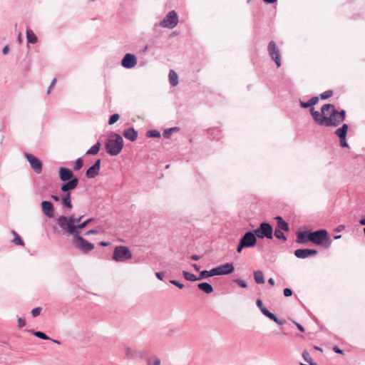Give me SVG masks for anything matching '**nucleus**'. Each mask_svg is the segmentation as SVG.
Listing matches in <instances>:
<instances>
[{
    "label": "nucleus",
    "mask_w": 365,
    "mask_h": 365,
    "mask_svg": "<svg viewBox=\"0 0 365 365\" xmlns=\"http://www.w3.org/2000/svg\"><path fill=\"white\" fill-rule=\"evenodd\" d=\"M170 282L175 286H177L179 289H182V282H180L175 279H172Z\"/></svg>",
    "instance_id": "nucleus-50"
},
{
    "label": "nucleus",
    "mask_w": 365,
    "mask_h": 365,
    "mask_svg": "<svg viewBox=\"0 0 365 365\" xmlns=\"http://www.w3.org/2000/svg\"><path fill=\"white\" fill-rule=\"evenodd\" d=\"M99 231L96 230V229H93V230H90L88 231H87L86 233H85V235H96V234H98Z\"/></svg>",
    "instance_id": "nucleus-54"
},
{
    "label": "nucleus",
    "mask_w": 365,
    "mask_h": 365,
    "mask_svg": "<svg viewBox=\"0 0 365 365\" xmlns=\"http://www.w3.org/2000/svg\"><path fill=\"white\" fill-rule=\"evenodd\" d=\"M302 356L305 361L308 363L312 362V358L310 357L309 354L307 351L305 350L303 351Z\"/></svg>",
    "instance_id": "nucleus-45"
},
{
    "label": "nucleus",
    "mask_w": 365,
    "mask_h": 365,
    "mask_svg": "<svg viewBox=\"0 0 365 365\" xmlns=\"http://www.w3.org/2000/svg\"><path fill=\"white\" fill-rule=\"evenodd\" d=\"M101 143L98 141L95 145L91 146L86 152V155H97L100 150Z\"/></svg>",
    "instance_id": "nucleus-30"
},
{
    "label": "nucleus",
    "mask_w": 365,
    "mask_h": 365,
    "mask_svg": "<svg viewBox=\"0 0 365 365\" xmlns=\"http://www.w3.org/2000/svg\"><path fill=\"white\" fill-rule=\"evenodd\" d=\"M169 82L172 86H175L178 83V77L177 73L173 71L170 70L169 72Z\"/></svg>",
    "instance_id": "nucleus-31"
},
{
    "label": "nucleus",
    "mask_w": 365,
    "mask_h": 365,
    "mask_svg": "<svg viewBox=\"0 0 365 365\" xmlns=\"http://www.w3.org/2000/svg\"><path fill=\"white\" fill-rule=\"evenodd\" d=\"M101 160L97 159L94 163L90 166L86 171V176L88 178H94L98 175L101 170Z\"/></svg>",
    "instance_id": "nucleus-14"
},
{
    "label": "nucleus",
    "mask_w": 365,
    "mask_h": 365,
    "mask_svg": "<svg viewBox=\"0 0 365 365\" xmlns=\"http://www.w3.org/2000/svg\"><path fill=\"white\" fill-rule=\"evenodd\" d=\"M137 64V58L134 54L126 53L121 60V66L125 68H132Z\"/></svg>",
    "instance_id": "nucleus-13"
},
{
    "label": "nucleus",
    "mask_w": 365,
    "mask_h": 365,
    "mask_svg": "<svg viewBox=\"0 0 365 365\" xmlns=\"http://www.w3.org/2000/svg\"><path fill=\"white\" fill-rule=\"evenodd\" d=\"M319 102V97L314 96L311 98L307 102L299 101L300 106L303 108H307L313 107V106L316 105Z\"/></svg>",
    "instance_id": "nucleus-24"
},
{
    "label": "nucleus",
    "mask_w": 365,
    "mask_h": 365,
    "mask_svg": "<svg viewBox=\"0 0 365 365\" xmlns=\"http://www.w3.org/2000/svg\"><path fill=\"white\" fill-rule=\"evenodd\" d=\"M93 220V218H89L83 222H80L79 224L76 225V230L73 231L71 235H80L81 230H83Z\"/></svg>",
    "instance_id": "nucleus-22"
},
{
    "label": "nucleus",
    "mask_w": 365,
    "mask_h": 365,
    "mask_svg": "<svg viewBox=\"0 0 365 365\" xmlns=\"http://www.w3.org/2000/svg\"><path fill=\"white\" fill-rule=\"evenodd\" d=\"M146 137L148 138H160V133L157 130H149L146 132L145 134Z\"/></svg>",
    "instance_id": "nucleus-38"
},
{
    "label": "nucleus",
    "mask_w": 365,
    "mask_h": 365,
    "mask_svg": "<svg viewBox=\"0 0 365 365\" xmlns=\"http://www.w3.org/2000/svg\"><path fill=\"white\" fill-rule=\"evenodd\" d=\"M105 148L109 155H118L123 148V139L122 136L112 132L106 142Z\"/></svg>",
    "instance_id": "nucleus-1"
},
{
    "label": "nucleus",
    "mask_w": 365,
    "mask_h": 365,
    "mask_svg": "<svg viewBox=\"0 0 365 365\" xmlns=\"http://www.w3.org/2000/svg\"><path fill=\"white\" fill-rule=\"evenodd\" d=\"M51 197L56 202H58L60 200L59 196L56 195H51Z\"/></svg>",
    "instance_id": "nucleus-61"
},
{
    "label": "nucleus",
    "mask_w": 365,
    "mask_h": 365,
    "mask_svg": "<svg viewBox=\"0 0 365 365\" xmlns=\"http://www.w3.org/2000/svg\"><path fill=\"white\" fill-rule=\"evenodd\" d=\"M339 117L337 120H335L336 122H333L331 124H333V126H338L341 123H342L345 120L346 111L344 110H341L339 111Z\"/></svg>",
    "instance_id": "nucleus-35"
},
{
    "label": "nucleus",
    "mask_w": 365,
    "mask_h": 365,
    "mask_svg": "<svg viewBox=\"0 0 365 365\" xmlns=\"http://www.w3.org/2000/svg\"><path fill=\"white\" fill-rule=\"evenodd\" d=\"M164 275L165 274L163 272H155L156 277L160 280H163Z\"/></svg>",
    "instance_id": "nucleus-56"
},
{
    "label": "nucleus",
    "mask_w": 365,
    "mask_h": 365,
    "mask_svg": "<svg viewBox=\"0 0 365 365\" xmlns=\"http://www.w3.org/2000/svg\"><path fill=\"white\" fill-rule=\"evenodd\" d=\"M197 287L205 294H210L213 292L212 286L207 282L200 283L197 284Z\"/></svg>",
    "instance_id": "nucleus-27"
},
{
    "label": "nucleus",
    "mask_w": 365,
    "mask_h": 365,
    "mask_svg": "<svg viewBox=\"0 0 365 365\" xmlns=\"http://www.w3.org/2000/svg\"><path fill=\"white\" fill-rule=\"evenodd\" d=\"M83 215H81L78 217L75 215H71L69 217L61 215L57 219V224L61 228L63 234L71 235L73 231L76 230V225L79 224L81 221Z\"/></svg>",
    "instance_id": "nucleus-2"
},
{
    "label": "nucleus",
    "mask_w": 365,
    "mask_h": 365,
    "mask_svg": "<svg viewBox=\"0 0 365 365\" xmlns=\"http://www.w3.org/2000/svg\"><path fill=\"white\" fill-rule=\"evenodd\" d=\"M246 247L240 241L239 242L238 246L237 247V252L240 253L243 248Z\"/></svg>",
    "instance_id": "nucleus-55"
},
{
    "label": "nucleus",
    "mask_w": 365,
    "mask_h": 365,
    "mask_svg": "<svg viewBox=\"0 0 365 365\" xmlns=\"http://www.w3.org/2000/svg\"><path fill=\"white\" fill-rule=\"evenodd\" d=\"M25 156L34 171L36 174H40L42 172L41 161L38 158H36V156L31 153H26Z\"/></svg>",
    "instance_id": "nucleus-11"
},
{
    "label": "nucleus",
    "mask_w": 365,
    "mask_h": 365,
    "mask_svg": "<svg viewBox=\"0 0 365 365\" xmlns=\"http://www.w3.org/2000/svg\"><path fill=\"white\" fill-rule=\"evenodd\" d=\"M200 258V256L197 255H194L191 256V259L192 260H195L196 261V260H198Z\"/></svg>",
    "instance_id": "nucleus-64"
},
{
    "label": "nucleus",
    "mask_w": 365,
    "mask_h": 365,
    "mask_svg": "<svg viewBox=\"0 0 365 365\" xmlns=\"http://www.w3.org/2000/svg\"><path fill=\"white\" fill-rule=\"evenodd\" d=\"M148 365H160V359L158 357H155L154 361L152 363L151 359H148Z\"/></svg>",
    "instance_id": "nucleus-47"
},
{
    "label": "nucleus",
    "mask_w": 365,
    "mask_h": 365,
    "mask_svg": "<svg viewBox=\"0 0 365 365\" xmlns=\"http://www.w3.org/2000/svg\"><path fill=\"white\" fill-rule=\"evenodd\" d=\"M26 39L28 43L34 44L38 41V38L34 32L31 29L26 30Z\"/></svg>",
    "instance_id": "nucleus-28"
},
{
    "label": "nucleus",
    "mask_w": 365,
    "mask_h": 365,
    "mask_svg": "<svg viewBox=\"0 0 365 365\" xmlns=\"http://www.w3.org/2000/svg\"><path fill=\"white\" fill-rule=\"evenodd\" d=\"M309 111L317 124L326 126V123H327V115L321 114L319 111L315 110L314 107H311Z\"/></svg>",
    "instance_id": "nucleus-15"
},
{
    "label": "nucleus",
    "mask_w": 365,
    "mask_h": 365,
    "mask_svg": "<svg viewBox=\"0 0 365 365\" xmlns=\"http://www.w3.org/2000/svg\"><path fill=\"white\" fill-rule=\"evenodd\" d=\"M333 95V91L331 90H327L324 91V93L320 94L321 99H327L329 97H331Z\"/></svg>",
    "instance_id": "nucleus-44"
},
{
    "label": "nucleus",
    "mask_w": 365,
    "mask_h": 365,
    "mask_svg": "<svg viewBox=\"0 0 365 365\" xmlns=\"http://www.w3.org/2000/svg\"><path fill=\"white\" fill-rule=\"evenodd\" d=\"M317 254V250L312 249H298L294 251L295 257L299 259H305Z\"/></svg>",
    "instance_id": "nucleus-19"
},
{
    "label": "nucleus",
    "mask_w": 365,
    "mask_h": 365,
    "mask_svg": "<svg viewBox=\"0 0 365 365\" xmlns=\"http://www.w3.org/2000/svg\"><path fill=\"white\" fill-rule=\"evenodd\" d=\"M132 258V253L125 246H116L114 249L112 259L117 262H126Z\"/></svg>",
    "instance_id": "nucleus-6"
},
{
    "label": "nucleus",
    "mask_w": 365,
    "mask_h": 365,
    "mask_svg": "<svg viewBox=\"0 0 365 365\" xmlns=\"http://www.w3.org/2000/svg\"><path fill=\"white\" fill-rule=\"evenodd\" d=\"M295 324H296V326H297V329H298L299 331H302V332H303V331H304V327H303L300 324H299V323H297V322H296Z\"/></svg>",
    "instance_id": "nucleus-62"
},
{
    "label": "nucleus",
    "mask_w": 365,
    "mask_h": 365,
    "mask_svg": "<svg viewBox=\"0 0 365 365\" xmlns=\"http://www.w3.org/2000/svg\"><path fill=\"white\" fill-rule=\"evenodd\" d=\"M254 279L257 284H264V277L262 271L257 270L254 272Z\"/></svg>",
    "instance_id": "nucleus-32"
},
{
    "label": "nucleus",
    "mask_w": 365,
    "mask_h": 365,
    "mask_svg": "<svg viewBox=\"0 0 365 365\" xmlns=\"http://www.w3.org/2000/svg\"><path fill=\"white\" fill-rule=\"evenodd\" d=\"M322 113L323 115H328L327 112L330 110L329 116H327V123H326V126H333V124H330L333 122H336L335 120H337L339 117V111L335 108L334 106L332 104H324L322 107Z\"/></svg>",
    "instance_id": "nucleus-8"
},
{
    "label": "nucleus",
    "mask_w": 365,
    "mask_h": 365,
    "mask_svg": "<svg viewBox=\"0 0 365 365\" xmlns=\"http://www.w3.org/2000/svg\"><path fill=\"white\" fill-rule=\"evenodd\" d=\"M41 209L43 215L48 218H52L54 216V207L51 202L43 200L41 202Z\"/></svg>",
    "instance_id": "nucleus-16"
},
{
    "label": "nucleus",
    "mask_w": 365,
    "mask_h": 365,
    "mask_svg": "<svg viewBox=\"0 0 365 365\" xmlns=\"http://www.w3.org/2000/svg\"><path fill=\"white\" fill-rule=\"evenodd\" d=\"M234 282L242 288H246L247 287V283L244 280H242L240 279H236L234 280Z\"/></svg>",
    "instance_id": "nucleus-48"
},
{
    "label": "nucleus",
    "mask_w": 365,
    "mask_h": 365,
    "mask_svg": "<svg viewBox=\"0 0 365 365\" xmlns=\"http://www.w3.org/2000/svg\"><path fill=\"white\" fill-rule=\"evenodd\" d=\"M179 19L178 14L175 10L170 11L163 19L159 23L155 24V27L160 26L162 28L173 29L178 24Z\"/></svg>",
    "instance_id": "nucleus-4"
},
{
    "label": "nucleus",
    "mask_w": 365,
    "mask_h": 365,
    "mask_svg": "<svg viewBox=\"0 0 365 365\" xmlns=\"http://www.w3.org/2000/svg\"><path fill=\"white\" fill-rule=\"evenodd\" d=\"M216 275H225L233 272L235 267L232 263H225L215 267Z\"/></svg>",
    "instance_id": "nucleus-17"
},
{
    "label": "nucleus",
    "mask_w": 365,
    "mask_h": 365,
    "mask_svg": "<svg viewBox=\"0 0 365 365\" xmlns=\"http://www.w3.org/2000/svg\"><path fill=\"white\" fill-rule=\"evenodd\" d=\"M344 228H345L344 225H339V226H338V227L334 230V231H335V232H341Z\"/></svg>",
    "instance_id": "nucleus-60"
},
{
    "label": "nucleus",
    "mask_w": 365,
    "mask_h": 365,
    "mask_svg": "<svg viewBox=\"0 0 365 365\" xmlns=\"http://www.w3.org/2000/svg\"><path fill=\"white\" fill-rule=\"evenodd\" d=\"M83 165V160L81 158H78L74 163L73 170L78 171L82 168Z\"/></svg>",
    "instance_id": "nucleus-39"
},
{
    "label": "nucleus",
    "mask_w": 365,
    "mask_h": 365,
    "mask_svg": "<svg viewBox=\"0 0 365 365\" xmlns=\"http://www.w3.org/2000/svg\"><path fill=\"white\" fill-rule=\"evenodd\" d=\"M284 297H288L292 295V290L289 288H285L283 291Z\"/></svg>",
    "instance_id": "nucleus-52"
},
{
    "label": "nucleus",
    "mask_w": 365,
    "mask_h": 365,
    "mask_svg": "<svg viewBox=\"0 0 365 365\" xmlns=\"http://www.w3.org/2000/svg\"><path fill=\"white\" fill-rule=\"evenodd\" d=\"M56 82V78L53 79V81H51V83L48 88L47 93H49L51 92V89L52 87L54 86Z\"/></svg>",
    "instance_id": "nucleus-58"
},
{
    "label": "nucleus",
    "mask_w": 365,
    "mask_h": 365,
    "mask_svg": "<svg viewBox=\"0 0 365 365\" xmlns=\"http://www.w3.org/2000/svg\"><path fill=\"white\" fill-rule=\"evenodd\" d=\"M267 51L271 58L275 62L277 66H281L280 51L274 41H271L267 46Z\"/></svg>",
    "instance_id": "nucleus-10"
},
{
    "label": "nucleus",
    "mask_w": 365,
    "mask_h": 365,
    "mask_svg": "<svg viewBox=\"0 0 365 365\" xmlns=\"http://www.w3.org/2000/svg\"><path fill=\"white\" fill-rule=\"evenodd\" d=\"M41 308L38 307H36V308H34L32 310H31V314L34 317H38L40 313H41Z\"/></svg>",
    "instance_id": "nucleus-46"
},
{
    "label": "nucleus",
    "mask_w": 365,
    "mask_h": 365,
    "mask_svg": "<svg viewBox=\"0 0 365 365\" xmlns=\"http://www.w3.org/2000/svg\"><path fill=\"white\" fill-rule=\"evenodd\" d=\"M119 118H120V115L118 113H114V114L111 115L108 120V124L109 125L114 124L119 120Z\"/></svg>",
    "instance_id": "nucleus-43"
},
{
    "label": "nucleus",
    "mask_w": 365,
    "mask_h": 365,
    "mask_svg": "<svg viewBox=\"0 0 365 365\" xmlns=\"http://www.w3.org/2000/svg\"><path fill=\"white\" fill-rule=\"evenodd\" d=\"M179 130V127H173L165 129L163 133V135L165 138H169L174 132L178 131Z\"/></svg>",
    "instance_id": "nucleus-36"
},
{
    "label": "nucleus",
    "mask_w": 365,
    "mask_h": 365,
    "mask_svg": "<svg viewBox=\"0 0 365 365\" xmlns=\"http://www.w3.org/2000/svg\"><path fill=\"white\" fill-rule=\"evenodd\" d=\"M136 350H132L130 347H125V354L128 359H135Z\"/></svg>",
    "instance_id": "nucleus-42"
},
{
    "label": "nucleus",
    "mask_w": 365,
    "mask_h": 365,
    "mask_svg": "<svg viewBox=\"0 0 365 365\" xmlns=\"http://www.w3.org/2000/svg\"><path fill=\"white\" fill-rule=\"evenodd\" d=\"M9 52V46L8 45L5 46L2 49V53L4 55L8 54Z\"/></svg>",
    "instance_id": "nucleus-59"
},
{
    "label": "nucleus",
    "mask_w": 365,
    "mask_h": 365,
    "mask_svg": "<svg viewBox=\"0 0 365 365\" xmlns=\"http://www.w3.org/2000/svg\"><path fill=\"white\" fill-rule=\"evenodd\" d=\"M99 245L102 247H106L108 246L110 243L108 242L102 241L99 243Z\"/></svg>",
    "instance_id": "nucleus-63"
},
{
    "label": "nucleus",
    "mask_w": 365,
    "mask_h": 365,
    "mask_svg": "<svg viewBox=\"0 0 365 365\" xmlns=\"http://www.w3.org/2000/svg\"><path fill=\"white\" fill-rule=\"evenodd\" d=\"M256 304L260 309L261 312L269 319L274 321L279 325H283L285 324L286 322L284 319H278L273 313L270 312L265 307H264L261 299H257Z\"/></svg>",
    "instance_id": "nucleus-9"
},
{
    "label": "nucleus",
    "mask_w": 365,
    "mask_h": 365,
    "mask_svg": "<svg viewBox=\"0 0 365 365\" xmlns=\"http://www.w3.org/2000/svg\"><path fill=\"white\" fill-rule=\"evenodd\" d=\"M184 279L191 282L201 280V279H198V277H196L194 274L185 271H184Z\"/></svg>",
    "instance_id": "nucleus-37"
},
{
    "label": "nucleus",
    "mask_w": 365,
    "mask_h": 365,
    "mask_svg": "<svg viewBox=\"0 0 365 365\" xmlns=\"http://www.w3.org/2000/svg\"><path fill=\"white\" fill-rule=\"evenodd\" d=\"M309 232L303 231L299 232L297 235V242L298 243H305L307 241H309Z\"/></svg>",
    "instance_id": "nucleus-26"
},
{
    "label": "nucleus",
    "mask_w": 365,
    "mask_h": 365,
    "mask_svg": "<svg viewBox=\"0 0 365 365\" xmlns=\"http://www.w3.org/2000/svg\"><path fill=\"white\" fill-rule=\"evenodd\" d=\"M123 135L131 142H134L138 138V132L133 127H130L123 130Z\"/></svg>",
    "instance_id": "nucleus-21"
},
{
    "label": "nucleus",
    "mask_w": 365,
    "mask_h": 365,
    "mask_svg": "<svg viewBox=\"0 0 365 365\" xmlns=\"http://www.w3.org/2000/svg\"><path fill=\"white\" fill-rule=\"evenodd\" d=\"M61 203L65 207L68 209H71L73 207V205L71 203V192L65 193L61 197Z\"/></svg>",
    "instance_id": "nucleus-25"
},
{
    "label": "nucleus",
    "mask_w": 365,
    "mask_h": 365,
    "mask_svg": "<svg viewBox=\"0 0 365 365\" xmlns=\"http://www.w3.org/2000/svg\"><path fill=\"white\" fill-rule=\"evenodd\" d=\"M333 351L335 352V353H337V354H344V351L341 349H339L338 346H335L333 347Z\"/></svg>",
    "instance_id": "nucleus-57"
},
{
    "label": "nucleus",
    "mask_w": 365,
    "mask_h": 365,
    "mask_svg": "<svg viewBox=\"0 0 365 365\" xmlns=\"http://www.w3.org/2000/svg\"><path fill=\"white\" fill-rule=\"evenodd\" d=\"M246 247H252L257 244V237L254 232H247L240 240Z\"/></svg>",
    "instance_id": "nucleus-12"
},
{
    "label": "nucleus",
    "mask_w": 365,
    "mask_h": 365,
    "mask_svg": "<svg viewBox=\"0 0 365 365\" xmlns=\"http://www.w3.org/2000/svg\"><path fill=\"white\" fill-rule=\"evenodd\" d=\"M254 232L257 237L259 239L273 238V228L271 225L267 222H262L259 224L258 228L254 230Z\"/></svg>",
    "instance_id": "nucleus-7"
},
{
    "label": "nucleus",
    "mask_w": 365,
    "mask_h": 365,
    "mask_svg": "<svg viewBox=\"0 0 365 365\" xmlns=\"http://www.w3.org/2000/svg\"><path fill=\"white\" fill-rule=\"evenodd\" d=\"M12 232L14 235V242L17 245H24V242L21 237L15 231H12Z\"/></svg>",
    "instance_id": "nucleus-40"
},
{
    "label": "nucleus",
    "mask_w": 365,
    "mask_h": 365,
    "mask_svg": "<svg viewBox=\"0 0 365 365\" xmlns=\"http://www.w3.org/2000/svg\"><path fill=\"white\" fill-rule=\"evenodd\" d=\"M215 275H216L215 269L212 268V269H210L209 271L203 270V271L200 272L198 279H206L210 277H212V276H215Z\"/></svg>",
    "instance_id": "nucleus-29"
},
{
    "label": "nucleus",
    "mask_w": 365,
    "mask_h": 365,
    "mask_svg": "<svg viewBox=\"0 0 365 365\" xmlns=\"http://www.w3.org/2000/svg\"><path fill=\"white\" fill-rule=\"evenodd\" d=\"M348 125L346 124H344L342 125L341 127L339 128L338 129H336L335 130V134L339 137V138H343V137H346V134H347V130H348Z\"/></svg>",
    "instance_id": "nucleus-33"
},
{
    "label": "nucleus",
    "mask_w": 365,
    "mask_h": 365,
    "mask_svg": "<svg viewBox=\"0 0 365 365\" xmlns=\"http://www.w3.org/2000/svg\"><path fill=\"white\" fill-rule=\"evenodd\" d=\"M58 175L60 180L63 182H66L74 178L73 171L65 167H61L59 168Z\"/></svg>",
    "instance_id": "nucleus-20"
},
{
    "label": "nucleus",
    "mask_w": 365,
    "mask_h": 365,
    "mask_svg": "<svg viewBox=\"0 0 365 365\" xmlns=\"http://www.w3.org/2000/svg\"><path fill=\"white\" fill-rule=\"evenodd\" d=\"M78 178L75 177L71 179L70 180H68L66 182H64L61 186V190L65 193L70 192V190H72L77 187L78 185Z\"/></svg>",
    "instance_id": "nucleus-18"
},
{
    "label": "nucleus",
    "mask_w": 365,
    "mask_h": 365,
    "mask_svg": "<svg viewBox=\"0 0 365 365\" xmlns=\"http://www.w3.org/2000/svg\"><path fill=\"white\" fill-rule=\"evenodd\" d=\"M340 145L343 148H348L349 145L346 142V137L339 138Z\"/></svg>",
    "instance_id": "nucleus-49"
},
{
    "label": "nucleus",
    "mask_w": 365,
    "mask_h": 365,
    "mask_svg": "<svg viewBox=\"0 0 365 365\" xmlns=\"http://www.w3.org/2000/svg\"><path fill=\"white\" fill-rule=\"evenodd\" d=\"M28 331L31 332L34 336L43 339V340H48L51 339L49 336H48L44 332L41 331H34V330H28Z\"/></svg>",
    "instance_id": "nucleus-34"
},
{
    "label": "nucleus",
    "mask_w": 365,
    "mask_h": 365,
    "mask_svg": "<svg viewBox=\"0 0 365 365\" xmlns=\"http://www.w3.org/2000/svg\"><path fill=\"white\" fill-rule=\"evenodd\" d=\"M144 356H145V353H144L143 351H138V350H136L135 359L136 358L143 359V358H144Z\"/></svg>",
    "instance_id": "nucleus-53"
},
{
    "label": "nucleus",
    "mask_w": 365,
    "mask_h": 365,
    "mask_svg": "<svg viewBox=\"0 0 365 365\" xmlns=\"http://www.w3.org/2000/svg\"><path fill=\"white\" fill-rule=\"evenodd\" d=\"M72 244L82 253L87 254L93 250L95 247L94 245L88 240H85L81 235H72Z\"/></svg>",
    "instance_id": "nucleus-5"
},
{
    "label": "nucleus",
    "mask_w": 365,
    "mask_h": 365,
    "mask_svg": "<svg viewBox=\"0 0 365 365\" xmlns=\"http://www.w3.org/2000/svg\"><path fill=\"white\" fill-rule=\"evenodd\" d=\"M309 242L318 245H323L328 248L331 244V240L328 237V232L326 230L322 229L314 232H309Z\"/></svg>",
    "instance_id": "nucleus-3"
},
{
    "label": "nucleus",
    "mask_w": 365,
    "mask_h": 365,
    "mask_svg": "<svg viewBox=\"0 0 365 365\" xmlns=\"http://www.w3.org/2000/svg\"><path fill=\"white\" fill-rule=\"evenodd\" d=\"M283 230H279V229H275L274 230V236L279 239V240H282L283 241H286L287 240V237L286 236L284 235V234L282 232Z\"/></svg>",
    "instance_id": "nucleus-41"
},
{
    "label": "nucleus",
    "mask_w": 365,
    "mask_h": 365,
    "mask_svg": "<svg viewBox=\"0 0 365 365\" xmlns=\"http://www.w3.org/2000/svg\"><path fill=\"white\" fill-rule=\"evenodd\" d=\"M274 219L276 220L277 224V229H279V230H283L285 232L289 231V227L288 223L287 222H285L281 216H277L274 217Z\"/></svg>",
    "instance_id": "nucleus-23"
},
{
    "label": "nucleus",
    "mask_w": 365,
    "mask_h": 365,
    "mask_svg": "<svg viewBox=\"0 0 365 365\" xmlns=\"http://www.w3.org/2000/svg\"><path fill=\"white\" fill-rule=\"evenodd\" d=\"M26 326V321L25 319L21 318V317H19L18 318V327L19 328H23L24 327Z\"/></svg>",
    "instance_id": "nucleus-51"
}]
</instances>
